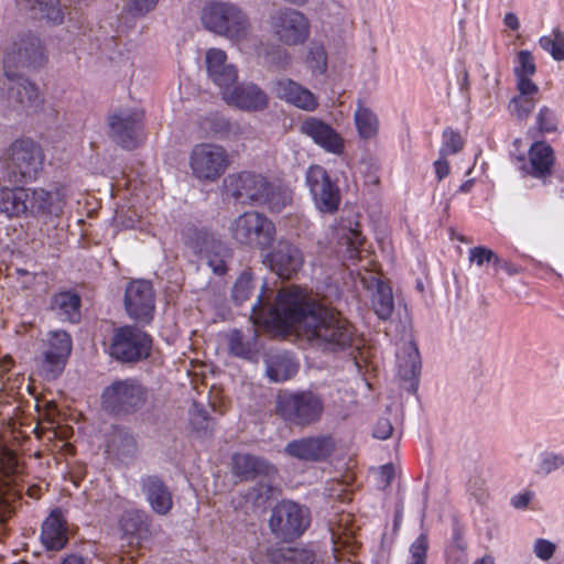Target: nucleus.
Here are the masks:
<instances>
[{
    "label": "nucleus",
    "mask_w": 564,
    "mask_h": 564,
    "mask_svg": "<svg viewBox=\"0 0 564 564\" xmlns=\"http://www.w3.org/2000/svg\"><path fill=\"white\" fill-rule=\"evenodd\" d=\"M272 90L276 97L296 108L314 111L318 106L317 98L311 90L290 78L275 80Z\"/></svg>",
    "instance_id": "25"
},
{
    "label": "nucleus",
    "mask_w": 564,
    "mask_h": 564,
    "mask_svg": "<svg viewBox=\"0 0 564 564\" xmlns=\"http://www.w3.org/2000/svg\"><path fill=\"white\" fill-rule=\"evenodd\" d=\"M300 130L326 152L336 155L343 153L345 148L343 137L323 120L308 117L301 123Z\"/></svg>",
    "instance_id": "21"
},
{
    "label": "nucleus",
    "mask_w": 564,
    "mask_h": 564,
    "mask_svg": "<svg viewBox=\"0 0 564 564\" xmlns=\"http://www.w3.org/2000/svg\"><path fill=\"white\" fill-rule=\"evenodd\" d=\"M393 431L392 424L388 419H379L373 427V436L379 440H387Z\"/></svg>",
    "instance_id": "58"
},
{
    "label": "nucleus",
    "mask_w": 564,
    "mask_h": 564,
    "mask_svg": "<svg viewBox=\"0 0 564 564\" xmlns=\"http://www.w3.org/2000/svg\"><path fill=\"white\" fill-rule=\"evenodd\" d=\"M272 90L276 97L296 108L314 111L318 106L317 98L311 90L290 78L275 80Z\"/></svg>",
    "instance_id": "27"
},
{
    "label": "nucleus",
    "mask_w": 564,
    "mask_h": 564,
    "mask_svg": "<svg viewBox=\"0 0 564 564\" xmlns=\"http://www.w3.org/2000/svg\"><path fill=\"white\" fill-rule=\"evenodd\" d=\"M532 552L536 558L547 562L554 556L556 544L547 539L540 538L533 542Z\"/></svg>",
    "instance_id": "53"
},
{
    "label": "nucleus",
    "mask_w": 564,
    "mask_h": 564,
    "mask_svg": "<svg viewBox=\"0 0 564 564\" xmlns=\"http://www.w3.org/2000/svg\"><path fill=\"white\" fill-rule=\"evenodd\" d=\"M272 90L276 97L296 108L314 111L318 106L317 98L311 90L290 78L275 80Z\"/></svg>",
    "instance_id": "26"
},
{
    "label": "nucleus",
    "mask_w": 564,
    "mask_h": 564,
    "mask_svg": "<svg viewBox=\"0 0 564 564\" xmlns=\"http://www.w3.org/2000/svg\"><path fill=\"white\" fill-rule=\"evenodd\" d=\"M394 477V468L391 464L383 465L380 467L378 471V482L382 487H387L390 485L391 480Z\"/></svg>",
    "instance_id": "61"
},
{
    "label": "nucleus",
    "mask_w": 564,
    "mask_h": 564,
    "mask_svg": "<svg viewBox=\"0 0 564 564\" xmlns=\"http://www.w3.org/2000/svg\"><path fill=\"white\" fill-rule=\"evenodd\" d=\"M528 174L535 178H544L551 175L555 163V155L552 147L543 141L534 142L529 150Z\"/></svg>",
    "instance_id": "31"
},
{
    "label": "nucleus",
    "mask_w": 564,
    "mask_h": 564,
    "mask_svg": "<svg viewBox=\"0 0 564 564\" xmlns=\"http://www.w3.org/2000/svg\"><path fill=\"white\" fill-rule=\"evenodd\" d=\"M536 126L542 133H551L557 129V119L554 110L542 107L536 115Z\"/></svg>",
    "instance_id": "51"
},
{
    "label": "nucleus",
    "mask_w": 564,
    "mask_h": 564,
    "mask_svg": "<svg viewBox=\"0 0 564 564\" xmlns=\"http://www.w3.org/2000/svg\"><path fill=\"white\" fill-rule=\"evenodd\" d=\"M335 443L330 436L317 435L302 437L289 442L284 448L285 454L305 462H319L326 459L334 451Z\"/></svg>",
    "instance_id": "20"
},
{
    "label": "nucleus",
    "mask_w": 564,
    "mask_h": 564,
    "mask_svg": "<svg viewBox=\"0 0 564 564\" xmlns=\"http://www.w3.org/2000/svg\"><path fill=\"white\" fill-rule=\"evenodd\" d=\"M4 161L10 182H30L42 171L44 153L32 140H15L6 151Z\"/></svg>",
    "instance_id": "5"
},
{
    "label": "nucleus",
    "mask_w": 564,
    "mask_h": 564,
    "mask_svg": "<svg viewBox=\"0 0 564 564\" xmlns=\"http://www.w3.org/2000/svg\"><path fill=\"white\" fill-rule=\"evenodd\" d=\"M143 111L124 108L108 118L110 138L123 149H134L141 141Z\"/></svg>",
    "instance_id": "11"
},
{
    "label": "nucleus",
    "mask_w": 564,
    "mask_h": 564,
    "mask_svg": "<svg viewBox=\"0 0 564 564\" xmlns=\"http://www.w3.org/2000/svg\"><path fill=\"white\" fill-rule=\"evenodd\" d=\"M421 356L416 344L411 337L403 338L398 344L397 368L398 376L410 382L412 391L416 390L421 375Z\"/></svg>",
    "instance_id": "22"
},
{
    "label": "nucleus",
    "mask_w": 564,
    "mask_h": 564,
    "mask_svg": "<svg viewBox=\"0 0 564 564\" xmlns=\"http://www.w3.org/2000/svg\"><path fill=\"white\" fill-rule=\"evenodd\" d=\"M124 306L132 319L149 324L155 308L152 284L145 280L131 281L126 289Z\"/></svg>",
    "instance_id": "16"
},
{
    "label": "nucleus",
    "mask_w": 564,
    "mask_h": 564,
    "mask_svg": "<svg viewBox=\"0 0 564 564\" xmlns=\"http://www.w3.org/2000/svg\"><path fill=\"white\" fill-rule=\"evenodd\" d=\"M564 468V455L556 452L541 453L536 466V474L547 476L556 470Z\"/></svg>",
    "instance_id": "40"
},
{
    "label": "nucleus",
    "mask_w": 564,
    "mask_h": 564,
    "mask_svg": "<svg viewBox=\"0 0 564 564\" xmlns=\"http://www.w3.org/2000/svg\"><path fill=\"white\" fill-rule=\"evenodd\" d=\"M307 67L318 74H324L327 69V55L321 44L313 43L308 47L306 57Z\"/></svg>",
    "instance_id": "44"
},
{
    "label": "nucleus",
    "mask_w": 564,
    "mask_h": 564,
    "mask_svg": "<svg viewBox=\"0 0 564 564\" xmlns=\"http://www.w3.org/2000/svg\"><path fill=\"white\" fill-rule=\"evenodd\" d=\"M25 187L0 189V213L9 218L26 216Z\"/></svg>",
    "instance_id": "33"
},
{
    "label": "nucleus",
    "mask_w": 564,
    "mask_h": 564,
    "mask_svg": "<svg viewBox=\"0 0 564 564\" xmlns=\"http://www.w3.org/2000/svg\"><path fill=\"white\" fill-rule=\"evenodd\" d=\"M463 149V139L459 133L452 129L443 132V144L440 149L441 156L453 155Z\"/></svg>",
    "instance_id": "50"
},
{
    "label": "nucleus",
    "mask_w": 564,
    "mask_h": 564,
    "mask_svg": "<svg viewBox=\"0 0 564 564\" xmlns=\"http://www.w3.org/2000/svg\"><path fill=\"white\" fill-rule=\"evenodd\" d=\"M39 11L42 17L52 21L53 23H61L63 21V12L59 8V0H34L30 1V9Z\"/></svg>",
    "instance_id": "43"
},
{
    "label": "nucleus",
    "mask_w": 564,
    "mask_h": 564,
    "mask_svg": "<svg viewBox=\"0 0 564 564\" xmlns=\"http://www.w3.org/2000/svg\"><path fill=\"white\" fill-rule=\"evenodd\" d=\"M530 77L531 76L516 77L519 95L533 97L539 93V87L530 79Z\"/></svg>",
    "instance_id": "57"
},
{
    "label": "nucleus",
    "mask_w": 564,
    "mask_h": 564,
    "mask_svg": "<svg viewBox=\"0 0 564 564\" xmlns=\"http://www.w3.org/2000/svg\"><path fill=\"white\" fill-rule=\"evenodd\" d=\"M26 216L41 218L62 214L67 193L64 185H54L50 189L43 187H25Z\"/></svg>",
    "instance_id": "15"
},
{
    "label": "nucleus",
    "mask_w": 564,
    "mask_h": 564,
    "mask_svg": "<svg viewBox=\"0 0 564 564\" xmlns=\"http://www.w3.org/2000/svg\"><path fill=\"white\" fill-rule=\"evenodd\" d=\"M503 23L512 31H517L520 28L519 19L512 12H509L505 15Z\"/></svg>",
    "instance_id": "64"
},
{
    "label": "nucleus",
    "mask_w": 564,
    "mask_h": 564,
    "mask_svg": "<svg viewBox=\"0 0 564 564\" xmlns=\"http://www.w3.org/2000/svg\"><path fill=\"white\" fill-rule=\"evenodd\" d=\"M147 401V390L134 379L117 380L102 392L104 408L115 414H129Z\"/></svg>",
    "instance_id": "9"
},
{
    "label": "nucleus",
    "mask_w": 564,
    "mask_h": 564,
    "mask_svg": "<svg viewBox=\"0 0 564 564\" xmlns=\"http://www.w3.org/2000/svg\"><path fill=\"white\" fill-rule=\"evenodd\" d=\"M362 281L368 290H373L371 305L377 316L383 321L390 318L394 308L391 286L375 275L369 280L362 278Z\"/></svg>",
    "instance_id": "29"
},
{
    "label": "nucleus",
    "mask_w": 564,
    "mask_h": 564,
    "mask_svg": "<svg viewBox=\"0 0 564 564\" xmlns=\"http://www.w3.org/2000/svg\"><path fill=\"white\" fill-rule=\"evenodd\" d=\"M207 74L210 80L225 94L230 86L236 84L237 68L227 63V54L220 48H209L205 55Z\"/></svg>",
    "instance_id": "24"
},
{
    "label": "nucleus",
    "mask_w": 564,
    "mask_h": 564,
    "mask_svg": "<svg viewBox=\"0 0 564 564\" xmlns=\"http://www.w3.org/2000/svg\"><path fill=\"white\" fill-rule=\"evenodd\" d=\"M270 25L276 39L285 45L302 44L310 35L308 20L297 10H278L270 17Z\"/></svg>",
    "instance_id": "12"
},
{
    "label": "nucleus",
    "mask_w": 564,
    "mask_h": 564,
    "mask_svg": "<svg viewBox=\"0 0 564 564\" xmlns=\"http://www.w3.org/2000/svg\"><path fill=\"white\" fill-rule=\"evenodd\" d=\"M272 291L262 290L251 307L253 325L265 329L295 327L313 346L327 351L351 347L355 327L338 312L318 303L306 290L290 285L271 304Z\"/></svg>",
    "instance_id": "1"
},
{
    "label": "nucleus",
    "mask_w": 564,
    "mask_h": 564,
    "mask_svg": "<svg viewBox=\"0 0 564 564\" xmlns=\"http://www.w3.org/2000/svg\"><path fill=\"white\" fill-rule=\"evenodd\" d=\"M254 291V283L250 272H242L232 288V300L237 304L248 301Z\"/></svg>",
    "instance_id": "39"
},
{
    "label": "nucleus",
    "mask_w": 564,
    "mask_h": 564,
    "mask_svg": "<svg viewBox=\"0 0 564 564\" xmlns=\"http://www.w3.org/2000/svg\"><path fill=\"white\" fill-rule=\"evenodd\" d=\"M468 259L477 267H482L488 263L494 264V261H498V254L487 247L477 246L469 249Z\"/></svg>",
    "instance_id": "52"
},
{
    "label": "nucleus",
    "mask_w": 564,
    "mask_h": 564,
    "mask_svg": "<svg viewBox=\"0 0 564 564\" xmlns=\"http://www.w3.org/2000/svg\"><path fill=\"white\" fill-rule=\"evenodd\" d=\"M492 265L495 267L496 270H503L505 272H507L510 275L517 273V270L511 262L502 260L499 257H498V261H494Z\"/></svg>",
    "instance_id": "63"
},
{
    "label": "nucleus",
    "mask_w": 564,
    "mask_h": 564,
    "mask_svg": "<svg viewBox=\"0 0 564 564\" xmlns=\"http://www.w3.org/2000/svg\"><path fill=\"white\" fill-rule=\"evenodd\" d=\"M535 100L531 96H516L511 99L509 108L513 116L518 119H525L533 111Z\"/></svg>",
    "instance_id": "47"
},
{
    "label": "nucleus",
    "mask_w": 564,
    "mask_h": 564,
    "mask_svg": "<svg viewBox=\"0 0 564 564\" xmlns=\"http://www.w3.org/2000/svg\"><path fill=\"white\" fill-rule=\"evenodd\" d=\"M80 299L70 292L56 294L51 303L52 311L62 319L75 323L79 318Z\"/></svg>",
    "instance_id": "34"
},
{
    "label": "nucleus",
    "mask_w": 564,
    "mask_h": 564,
    "mask_svg": "<svg viewBox=\"0 0 564 564\" xmlns=\"http://www.w3.org/2000/svg\"><path fill=\"white\" fill-rule=\"evenodd\" d=\"M159 0H130V10L135 14H144L153 10Z\"/></svg>",
    "instance_id": "59"
},
{
    "label": "nucleus",
    "mask_w": 564,
    "mask_h": 564,
    "mask_svg": "<svg viewBox=\"0 0 564 564\" xmlns=\"http://www.w3.org/2000/svg\"><path fill=\"white\" fill-rule=\"evenodd\" d=\"M188 164L193 177L203 184L216 183L228 170L230 155L216 143H199L193 147Z\"/></svg>",
    "instance_id": "6"
},
{
    "label": "nucleus",
    "mask_w": 564,
    "mask_h": 564,
    "mask_svg": "<svg viewBox=\"0 0 564 564\" xmlns=\"http://www.w3.org/2000/svg\"><path fill=\"white\" fill-rule=\"evenodd\" d=\"M198 238H203L204 245L194 246L195 252L199 254H205L208 258V265L212 268V270L218 274H225L227 271V263L224 258L219 257L217 253L210 254L207 247V235L203 232H197Z\"/></svg>",
    "instance_id": "45"
},
{
    "label": "nucleus",
    "mask_w": 564,
    "mask_h": 564,
    "mask_svg": "<svg viewBox=\"0 0 564 564\" xmlns=\"http://www.w3.org/2000/svg\"><path fill=\"white\" fill-rule=\"evenodd\" d=\"M232 471L237 476L249 479L258 475L271 476L275 467L268 460L249 454H235L232 456Z\"/></svg>",
    "instance_id": "32"
},
{
    "label": "nucleus",
    "mask_w": 564,
    "mask_h": 564,
    "mask_svg": "<svg viewBox=\"0 0 564 564\" xmlns=\"http://www.w3.org/2000/svg\"><path fill=\"white\" fill-rule=\"evenodd\" d=\"M429 538L421 533L410 545L405 564H426Z\"/></svg>",
    "instance_id": "42"
},
{
    "label": "nucleus",
    "mask_w": 564,
    "mask_h": 564,
    "mask_svg": "<svg viewBox=\"0 0 564 564\" xmlns=\"http://www.w3.org/2000/svg\"><path fill=\"white\" fill-rule=\"evenodd\" d=\"M355 124L358 134L362 139H372L379 130V121L370 109L359 105L355 111Z\"/></svg>",
    "instance_id": "38"
},
{
    "label": "nucleus",
    "mask_w": 564,
    "mask_h": 564,
    "mask_svg": "<svg viewBox=\"0 0 564 564\" xmlns=\"http://www.w3.org/2000/svg\"><path fill=\"white\" fill-rule=\"evenodd\" d=\"M269 524L276 538L292 541L307 529L310 512L293 501H283L274 508Z\"/></svg>",
    "instance_id": "10"
},
{
    "label": "nucleus",
    "mask_w": 564,
    "mask_h": 564,
    "mask_svg": "<svg viewBox=\"0 0 564 564\" xmlns=\"http://www.w3.org/2000/svg\"><path fill=\"white\" fill-rule=\"evenodd\" d=\"M263 263L279 276L291 279L304 264L301 249L286 239H280L272 251L264 257Z\"/></svg>",
    "instance_id": "17"
},
{
    "label": "nucleus",
    "mask_w": 564,
    "mask_h": 564,
    "mask_svg": "<svg viewBox=\"0 0 564 564\" xmlns=\"http://www.w3.org/2000/svg\"><path fill=\"white\" fill-rule=\"evenodd\" d=\"M257 337L258 335L256 332L246 337L240 330L234 329L228 335L229 351L236 357L251 359L258 349Z\"/></svg>",
    "instance_id": "35"
},
{
    "label": "nucleus",
    "mask_w": 564,
    "mask_h": 564,
    "mask_svg": "<svg viewBox=\"0 0 564 564\" xmlns=\"http://www.w3.org/2000/svg\"><path fill=\"white\" fill-rule=\"evenodd\" d=\"M292 202L293 195L289 188L274 186L269 183L260 205L264 206L270 213L279 214L292 205Z\"/></svg>",
    "instance_id": "36"
},
{
    "label": "nucleus",
    "mask_w": 564,
    "mask_h": 564,
    "mask_svg": "<svg viewBox=\"0 0 564 564\" xmlns=\"http://www.w3.org/2000/svg\"><path fill=\"white\" fill-rule=\"evenodd\" d=\"M344 536L340 535L338 531L332 529V539L334 542V551H335V562L334 564H355L351 558H345L343 553H339V545H345L348 543L349 535L347 533H343Z\"/></svg>",
    "instance_id": "56"
},
{
    "label": "nucleus",
    "mask_w": 564,
    "mask_h": 564,
    "mask_svg": "<svg viewBox=\"0 0 564 564\" xmlns=\"http://www.w3.org/2000/svg\"><path fill=\"white\" fill-rule=\"evenodd\" d=\"M72 351L70 336L64 330H53L47 335V347L43 352L42 370L47 378H56Z\"/></svg>",
    "instance_id": "19"
},
{
    "label": "nucleus",
    "mask_w": 564,
    "mask_h": 564,
    "mask_svg": "<svg viewBox=\"0 0 564 564\" xmlns=\"http://www.w3.org/2000/svg\"><path fill=\"white\" fill-rule=\"evenodd\" d=\"M152 338L135 326H122L115 329L109 354L122 362H137L150 356Z\"/></svg>",
    "instance_id": "8"
},
{
    "label": "nucleus",
    "mask_w": 564,
    "mask_h": 564,
    "mask_svg": "<svg viewBox=\"0 0 564 564\" xmlns=\"http://www.w3.org/2000/svg\"><path fill=\"white\" fill-rule=\"evenodd\" d=\"M269 183L262 175L250 172L230 174L224 180L226 191L236 199L259 204Z\"/></svg>",
    "instance_id": "18"
},
{
    "label": "nucleus",
    "mask_w": 564,
    "mask_h": 564,
    "mask_svg": "<svg viewBox=\"0 0 564 564\" xmlns=\"http://www.w3.org/2000/svg\"><path fill=\"white\" fill-rule=\"evenodd\" d=\"M535 73V64L529 51L518 53V66L514 67L516 77L532 76Z\"/></svg>",
    "instance_id": "54"
},
{
    "label": "nucleus",
    "mask_w": 564,
    "mask_h": 564,
    "mask_svg": "<svg viewBox=\"0 0 564 564\" xmlns=\"http://www.w3.org/2000/svg\"><path fill=\"white\" fill-rule=\"evenodd\" d=\"M278 557L282 558L280 564H312L313 554L302 549H282L278 553Z\"/></svg>",
    "instance_id": "49"
},
{
    "label": "nucleus",
    "mask_w": 564,
    "mask_h": 564,
    "mask_svg": "<svg viewBox=\"0 0 564 564\" xmlns=\"http://www.w3.org/2000/svg\"><path fill=\"white\" fill-rule=\"evenodd\" d=\"M345 245L347 246V257L355 259L359 252V248L362 245V237L356 229H349L343 237Z\"/></svg>",
    "instance_id": "55"
},
{
    "label": "nucleus",
    "mask_w": 564,
    "mask_h": 564,
    "mask_svg": "<svg viewBox=\"0 0 564 564\" xmlns=\"http://www.w3.org/2000/svg\"><path fill=\"white\" fill-rule=\"evenodd\" d=\"M306 184L319 212L332 214L338 209L340 204L339 188L332 182L324 167L319 165L311 166L306 172Z\"/></svg>",
    "instance_id": "14"
},
{
    "label": "nucleus",
    "mask_w": 564,
    "mask_h": 564,
    "mask_svg": "<svg viewBox=\"0 0 564 564\" xmlns=\"http://www.w3.org/2000/svg\"><path fill=\"white\" fill-rule=\"evenodd\" d=\"M540 46L556 61L564 59V35L554 31L551 35H544L539 40Z\"/></svg>",
    "instance_id": "41"
},
{
    "label": "nucleus",
    "mask_w": 564,
    "mask_h": 564,
    "mask_svg": "<svg viewBox=\"0 0 564 564\" xmlns=\"http://www.w3.org/2000/svg\"><path fill=\"white\" fill-rule=\"evenodd\" d=\"M120 525L126 535H130L132 538L138 536V539H140L145 522L141 513L127 512L122 516Z\"/></svg>",
    "instance_id": "46"
},
{
    "label": "nucleus",
    "mask_w": 564,
    "mask_h": 564,
    "mask_svg": "<svg viewBox=\"0 0 564 564\" xmlns=\"http://www.w3.org/2000/svg\"><path fill=\"white\" fill-rule=\"evenodd\" d=\"M203 25L232 42L240 43L251 34V23L247 13L230 2L207 3L200 15Z\"/></svg>",
    "instance_id": "3"
},
{
    "label": "nucleus",
    "mask_w": 564,
    "mask_h": 564,
    "mask_svg": "<svg viewBox=\"0 0 564 564\" xmlns=\"http://www.w3.org/2000/svg\"><path fill=\"white\" fill-rule=\"evenodd\" d=\"M41 541L47 550L58 551L67 543L65 519L59 510H53L42 524Z\"/></svg>",
    "instance_id": "30"
},
{
    "label": "nucleus",
    "mask_w": 564,
    "mask_h": 564,
    "mask_svg": "<svg viewBox=\"0 0 564 564\" xmlns=\"http://www.w3.org/2000/svg\"><path fill=\"white\" fill-rule=\"evenodd\" d=\"M533 497H534V494L532 491L520 492V494L514 495L511 498L510 503L513 508L522 510L529 506V503L531 502Z\"/></svg>",
    "instance_id": "60"
},
{
    "label": "nucleus",
    "mask_w": 564,
    "mask_h": 564,
    "mask_svg": "<svg viewBox=\"0 0 564 564\" xmlns=\"http://www.w3.org/2000/svg\"><path fill=\"white\" fill-rule=\"evenodd\" d=\"M140 484L151 509L158 514H167L173 507V499L164 481L158 476L149 475L142 477Z\"/></svg>",
    "instance_id": "28"
},
{
    "label": "nucleus",
    "mask_w": 564,
    "mask_h": 564,
    "mask_svg": "<svg viewBox=\"0 0 564 564\" xmlns=\"http://www.w3.org/2000/svg\"><path fill=\"white\" fill-rule=\"evenodd\" d=\"M223 98L228 105L248 111L263 110L269 101L267 94L254 84H234L225 90Z\"/></svg>",
    "instance_id": "23"
},
{
    "label": "nucleus",
    "mask_w": 564,
    "mask_h": 564,
    "mask_svg": "<svg viewBox=\"0 0 564 564\" xmlns=\"http://www.w3.org/2000/svg\"><path fill=\"white\" fill-rule=\"evenodd\" d=\"M324 411L321 398L312 392L282 393L276 400V412L286 422L308 426L317 422Z\"/></svg>",
    "instance_id": "7"
},
{
    "label": "nucleus",
    "mask_w": 564,
    "mask_h": 564,
    "mask_svg": "<svg viewBox=\"0 0 564 564\" xmlns=\"http://www.w3.org/2000/svg\"><path fill=\"white\" fill-rule=\"evenodd\" d=\"M42 56L39 39L30 37L28 44L18 48L17 56L8 53L3 59V75L0 77V95L8 107L24 110L37 106L40 93L28 78L11 68L18 64L33 65Z\"/></svg>",
    "instance_id": "2"
},
{
    "label": "nucleus",
    "mask_w": 564,
    "mask_h": 564,
    "mask_svg": "<svg viewBox=\"0 0 564 564\" xmlns=\"http://www.w3.org/2000/svg\"><path fill=\"white\" fill-rule=\"evenodd\" d=\"M445 158L446 156L440 155V159L434 162L435 174L438 182L449 174V164Z\"/></svg>",
    "instance_id": "62"
},
{
    "label": "nucleus",
    "mask_w": 564,
    "mask_h": 564,
    "mask_svg": "<svg viewBox=\"0 0 564 564\" xmlns=\"http://www.w3.org/2000/svg\"><path fill=\"white\" fill-rule=\"evenodd\" d=\"M272 491L273 488L269 484L259 482L246 494L245 498L252 507L262 508L272 496Z\"/></svg>",
    "instance_id": "48"
},
{
    "label": "nucleus",
    "mask_w": 564,
    "mask_h": 564,
    "mask_svg": "<svg viewBox=\"0 0 564 564\" xmlns=\"http://www.w3.org/2000/svg\"><path fill=\"white\" fill-rule=\"evenodd\" d=\"M297 364L289 356H274L268 361L267 375L271 381L281 382L293 377Z\"/></svg>",
    "instance_id": "37"
},
{
    "label": "nucleus",
    "mask_w": 564,
    "mask_h": 564,
    "mask_svg": "<svg viewBox=\"0 0 564 564\" xmlns=\"http://www.w3.org/2000/svg\"><path fill=\"white\" fill-rule=\"evenodd\" d=\"M227 230L235 243L261 251L270 249L276 237L274 223L256 210H248L232 218Z\"/></svg>",
    "instance_id": "4"
},
{
    "label": "nucleus",
    "mask_w": 564,
    "mask_h": 564,
    "mask_svg": "<svg viewBox=\"0 0 564 564\" xmlns=\"http://www.w3.org/2000/svg\"><path fill=\"white\" fill-rule=\"evenodd\" d=\"M22 473L23 465L15 451L0 442V510L3 508L8 513L13 511L19 490L11 486L18 485Z\"/></svg>",
    "instance_id": "13"
}]
</instances>
